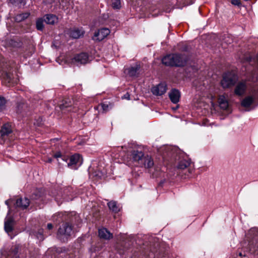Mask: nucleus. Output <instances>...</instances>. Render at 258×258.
I'll use <instances>...</instances> for the list:
<instances>
[{
    "mask_svg": "<svg viewBox=\"0 0 258 258\" xmlns=\"http://www.w3.org/2000/svg\"><path fill=\"white\" fill-rule=\"evenodd\" d=\"M118 154L115 158H121L123 160L128 158V156L130 155L133 159V162L137 164V165L140 167H144L147 168H151L154 162L152 158L148 156H145L142 151H139L135 149L130 148L127 150V153L125 151H120L119 153H116Z\"/></svg>",
    "mask_w": 258,
    "mask_h": 258,
    "instance_id": "obj_1",
    "label": "nucleus"
},
{
    "mask_svg": "<svg viewBox=\"0 0 258 258\" xmlns=\"http://www.w3.org/2000/svg\"><path fill=\"white\" fill-rule=\"evenodd\" d=\"M187 60V57L184 54H170L164 56L162 61L163 64L168 66L182 67Z\"/></svg>",
    "mask_w": 258,
    "mask_h": 258,
    "instance_id": "obj_2",
    "label": "nucleus"
},
{
    "mask_svg": "<svg viewBox=\"0 0 258 258\" xmlns=\"http://www.w3.org/2000/svg\"><path fill=\"white\" fill-rule=\"evenodd\" d=\"M73 233L72 224L66 222L62 224L57 231V236L61 240L65 241L68 237Z\"/></svg>",
    "mask_w": 258,
    "mask_h": 258,
    "instance_id": "obj_3",
    "label": "nucleus"
},
{
    "mask_svg": "<svg viewBox=\"0 0 258 258\" xmlns=\"http://www.w3.org/2000/svg\"><path fill=\"white\" fill-rule=\"evenodd\" d=\"M258 99V90H252L249 93V95L245 97L241 102L243 107L247 108L254 103Z\"/></svg>",
    "mask_w": 258,
    "mask_h": 258,
    "instance_id": "obj_4",
    "label": "nucleus"
},
{
    "mask_svg": "<svg viewBox=\"0 0 258 258\" xmlns=\"http://www.w3.org/2000/svg\"><path fill=\"white\" fill-rule=\"evenodd\" d=\"M236 79V76L233 73H226L223 75L221 81V86L223 88H228L235 84Z\"/></svg>",
    "mask_w": 258,
    "mask_h": 258,
    "instance_id": "obj_5",
    "label": "nucleus"
},
{
    "mask_svg": "<svg viewBox=\"0 0 258 258\" xmlns=\"http://www.w3.org/2000/svg\"><path fill=\"white\" fill-rule=\"evenodd\" d=\"M83 162L82 156L79 154H75L71 156L70 158L68 157V167L76 169L78 166H80Z\"/></svg>",
    "mask_w": 258,
    "mask_h": 258,
    "instance_id": "obj_6",
    "label": "nucleus"
},
{
    "mask_svg": "<svg viewBox=\"0 0 258 258\" xmlns=\"http://www.w3.org/2000/svg\"><path fill=\"white\" fill-rule=\"evenodd\" d=\"M89 62V55L87 53L82 52L76 55L72 59V62L76 66L85 64Z\"/></svg>",
    "mask_w": 258,
    "mask_h": 258,
    "instance_id": "obj_7",
    "label": "nucleus"
},
{
    "mask_svg": "<svg viewBox=\"0 0 258 258\" xmlns=\"http://www.w3.org/2000/svg\"><path fill=\"white\" fill-rule=\"evenodd\" d=\"M109 29L107 28H101L96 32L93 37V39L96 41H101L107 37L110 33Z\"/></svg>",
    "mask_w": 258,
    "mask_h": 258,
    "instance_id": "obj_8",
    "label": "nucleus"
},
{
    "mask_svg": "<svg viewBox=\"0 0 258 258\" xmlns=\"http://www.w3.org/2000/svg\"><path fill=\"white\" fill-rule=\"evenodd\" d=\"M167 90V85L164 83H162L154 87L152 89V92L155 95H162L164 94Z\"/></svg>",
    "mask_w": 258,
    "mask_h": 258,
    "instance_id": "obj_9",
    "label": "nucleus"
},
{
    "mask_svg": "<svg viewBox=\"0 0 258 258\" xmlns=\"http://www.w3.org/2000/svg\"><path fill=\"white\" fill-rule=\"evenodd\" d=\"M246 89V82L245 81H241L237 84L234 92L237 95L242 96L245 93Z\"/></svg>",
    "mask_w": 258,
    "mask_h": 258,
    "instance_id": "obj_10",
    "label": "nucleus"
},
{
    "mask_svg": "<svg viewBox=\"0 0 258 258\" xmlns=\"http://www.w3.org/2000/svg\"><path fill=\"white\" fill-rule=\"evenodd\" d=\"M53 221L56 222L71 221L70 219V215L65 213H58L54 215L53 217Z\"/></svg>",
    "mask_w": 258,
    "mask_h": 258,
    "instance_id": "obj_11",
    "label": "nucleus"
},
{
    "mask_svg": "<svg viewBox=\"0 0 258 258\" xmlns=\"http://www.w3.org/2000/svg\"><path fill=\"white\" fill-rule=\"evenodd\" d=\"M169 97L171 102L176 104L179 101L180 94L178 90L173 89L169 92Z\"/></svg>",
    "mask_w": 258,
    "mask_h": 258,
    "instance_id": "obj_12",
    "label": "nucleus"
},
{
    "mask_svg": "<svg viewBox=\"0 0 258 258\" xmlns=\"http://www.w3.org/2000/svg\"><path fill=\"white\" fill-rule=\"evenodd\" d=\"M29 200L26 198H19L16 200V205L22 209H26L29 205Z\"/></svg>",
    "mask_w": 258,
    "mask_h": 258,
    "instance_id": "obj_13",
    "label": "nucleus"
},
{
    "mask_svg": "<svg viewBox=\"0 0 258 258\" xmlns=\"http://www.w3.org/2000/svg\"><path fill=\"white\" fill-rule=\"evenodd\" d=\"M14 219L10 216H7L5 221V231L9 233L12 232L13 229Z\"/></svg>",
    "mask_w": 258,
    "mask_h": 258,
    "instance_id": "obj_14",
    "label": "nucleus"
},
{
    "mask_svg": "<svg viewBox=\"0 0 258 258\" xmlns=\"http://www.w3.org/2000/svg\"><path fill=\"white\" fill-rule=\"evenodd\" d=\"M99 236L101 238L106 240L109 239L112 237L111 234L107 229L103 228L98 230Z\"/></svg>",
    "mask_w": 258,
    "mask_h": 258,
    "instance_id": "obj_15",
    "label": "nucleus"
},
{
    "mask_svg": "<svg viewBox=\"0 0 258 258\" xmlns=\"http://www.w3.org/2000/svg\"><path fill=\"white\" fill-rule=\"evenodd\" d=\"M44 22L47 24L53 25L57 22V17L53 14H47L44 17Z\"/></svg>",
    "mask_w": 258,
    "mask_h": 258,
    "instance_id": "obj_16",
    "label": "nucleus"
},
{
    "mask_svg": "<svg viewBox=\"0 0 258 258\" xmlns=\"http://www.w3.org/2000/svg\"><path fill=\"white\" fill-rule=\"evenodd\" d=\"M218 103L221 109L226 110L228 108L229 103L228 100L224 95L219 96Z\"/></svg>",
    "mask_w": 258,
    "mask_h": 258,
    "instance_id": "obj_17",
    "label": "nucleus"
},
{
    "mask_svg": "<svg viewBox=\"0 0 258 258\" xmlns=\"http://www.w3.org/2000/svg\"><path fill=\"white\" fill-rule=\"evenodd\" d=\"M84 32L82 29H74L70 31V36L73 38L77 39L83 36Z\"/></svg>",
    "mask_w": 258,
    "mask_h": 258,
    "instance_id": "obj_18",
    "label": "nucleus"
},
{
    "mask_svg": "<svg viewBox=\"0 0 258 258\" xmlns=\"http://www.w3.org/2000/svg\"><path fill=\"white\" fill-rule=\"evenodd\" d=\"M190 161L188 159H181L178 163L176 167L178 169L183 170L190 165Z\"/></svg>",
    "mask_w": 258,
    "mask_h": 258,
    "instance_id": "obj_19",
    "label": "nucleus"
},
{
    "mask_svg": "<svg viewBox=\"0 0 258 258\" xmlns=\"http://www.w3.org/2000/svg\"><path fill=\"white\" fill-rule=\"evenodd\" d=\"M12 132L11 125L9 123L4 124L1 129L2 136L8 135Z\"/></svg>",
    "mask_w": 258,
    "mask_h": 258,
    "instance_id": "obj_20",
    "label": "nucleus"
},
{
    "mask_svg": "<svg viewBox=\"0 0 258 258\" xmlns=\"http://www.w3.org/2000/svg\"><path fill=\"white\" fill-rule=\"evenodd\" d=\"M108 207L110 210L112 211L114 213H117L119 211V208L117 205L116 202L111 201L107 203Z\"/></svg>",
    "mask_w": 258,
    "mask_h": 258,
    "instance_id": "obj_21",
    "label": "nucleus"
},
{
    "mask_svg": "<svg viewBox=\"0 0 258 258\" xmlns=\"http://www.w3.org/2000/svg\"><path fill=\"white\" fill-rule=\"evenodd\" d=\"M140 69V66L136 64L134 67L130 68L128 70V74L130 76L134 77L136 76L138 73V71Z\"/></svg>",
    "mask_w": 258,
    "mask_h": 258,
    "instance_id": "obj_22",
    "label": "nucleus"
},
{
    "mask_svg": "<svg viewBox=\"0 0 258 258\" xmlns=\"http://www.w3.org/2000/svg\"><path fill=\"white\" fill-rule=\"evenodd\" d=\"M29 16V13H25L18 14L15 17V20L17 22H20L26 19H27Z\"/></svg>",
    "mask_w": 258,
    "mask_h": 258,
    "instance_id": "obj_23",
    "label": "nucleus"
},
{
    "mask_svg": "<svg viewBox=\"0 0 258 258\" xmlns=\"http://www.w3.org/2000/svg\"><path fill=\"white\" fill-rule=\"evenodd\" d=\"M19 246H15L13 249L10 255H9L7 257L5 256H2L1 258H18L19 256H17V254L19 252Z\"/></svg>",
    "mask_w": 258,
    "mask_h": 258,
    "instance_id": "obj_24",
    "label": "nucleus"
},
{
    "mask_svg": "<svg viewBox=\"0 0 258 258\" xmlns=\"http://www.w3.org/2000/svg\"><path fill=\"white\" fill-rule=\"evenodd\" d=\"M111 5L114 9H120L121 7L120 0H111Z\"/></svg>",
    "mask_w": 258,
    "mask_h": 258,
    "instance_id": "obj_25",
    "label": "nucleus"
},
{
    "mask_svg": "<svg viewBox=\"0 0 258 258\" xmlns=\"http://www.w3.org/2000/svg\"><path fill=\"white\" fill-rule=\"evenodd\" d=\"M44 21V19L43 20L42 18H38L36 22V28L38 30L42 31L44 28L43 22Z\"/></svg>",
    "mask_w": 258,
    "mask_h": 258,
    "instance_id": "obj_26",
    "label": "nucleus"
},
{
    "mask_svg": "<svg viewBox=\"0 0 258 258\" xmlns=\"http://www.w3.org/2000/svg\"><path fill=\"white\" fill-rule=\"evenodd\" d=\"M53 157L55 158L58 159L60 158L62 160L67 162H68V157L65 155H62L60 152H57L53 155Z\"/></svg>",
    "mask_w": 258,
    "mask_h": 258,
    "instance_id": "obj_27",
    "label": "nucleus"
},
{
    "mask_svg": "<svg viewBox=\"0 0 258 258\" xmlns=\"http://www.w3.org/2000/svg\"><path fill=\"white\" fill-rule=\"evenodd\" d=\"M101 106L103 110L105 112L108 111L112 107V105L111 104H107L105 102L102 103Z\"/></svg>",
    "mask_w": 258,
    "mask_h": 258,
    "instance_id": "obj_28",
    "label": "nucleus"
},
{
    "mask_svg": "<svg viewBox=\"0 0 258 258\" xmlns=\"http://www.w3.org/2000/svg\"><path fill=\"white\" fill-rule=\"evenodd\" d=\"M6 100L4 97L0 96V111L6 108Z\"/></svg>",
    "mask_w": 258,
    "mask_h": 258,
    "instance_id": "obj_29",
    "label": "nucleus"
},
{
    "mask_svg": "<svg viewBox=\"0 0 258 258\" xmlns=\"http://www.w3.org/2000/svg\"><path fill=\"white\" fill-rule=\"evenodd\" d=\"M71 105V103H68L67 101H65V103H63L61 104H60L59 107L61 110L64 109L66 108H68V107Z\"/></svg>",
    "mask_w": 258,
    "mask_h": 258,
    "instance_id": "obj_30",
    "label": "nucleus"
},
{
    "mask_svg": "<svg viewBox=\"0 0 258 258\" xmlns=\"http://www.w3.org/2000/svg\"><path fill=\"white\" fill-rule=\"evenodd\" d=\"M9 3L15 5H19V4H21L24 0H8Z\"/></svg>",
    "mask_w": 258,
    "mask_h": 258,
    "instance_id": "obj_31",
    "label": "nucleus"
},
{
    "mask_svg": "<svg viewBox=\"0 0 258 258\" xmlns=\"http://www.w3.org/2000/svg\"><path fill=\"white\" fill-rule=\"evenodd\" d=\"M231 4L233 5L237 6L238 7L241 6V3L240 0H231Z\"/></svg>",
    "mask_w": 258,
    "mask_h": 258,
    "instance_id": "obj_32",
    "label": "nucleus"
},
{
    "mask_svg": "<svg viewBox=\"0 0 258 258\" xmlns=\"http://www.w3.org/2000/svg\"><path fill=\"white\" fill-rule=\"evenodd\" d=\"M42 233H43L42 230H39L36 235V236L38 238V239H39L41 240H42L44 239L43 235H42Z\"/></svg>",
    "mask_w": 258,
    "mask_h": 258,
    "instance_id": "obj_33",
    "label": "nucleus"
},
{
    "mask_svg": "<svg viewBox=\"0 0 258 258\" xmlns=\"http://www.w3.org/2000/svg\"><path fill=\"white\" fill-rule=\"evenodd\" d=\"M5 78H6V80L8 81L9 83L11 82V75L10 74L6 73L5 75Z\"/></svg>",
    "mask_w": 258,
    "mask_h": 258,
    "instance_id": "obj_34",
    "label": "nucleus"
},
{
    "mask_svg": "<svg viewBox=\"0 0 258 258\" xmlns=\"http://www.w3.org/2000/svg\"><path fill=\"white\" fill-rule=\"evenodd\" d=\"M122 98L126 99L129 100L130 99V95L128 93H126L124 96L122 97Z\"/></svg>",
    "mask_w": 258,
    "mask_h": 258,
    "instance_id": "obj_35",
    "label": "nucleus"
},
{
    "mask_svg": "<svg viewBox=\"0 0 258 258\" xmlns=\"http://www.w3.org/2000/svg\"><path fill=\"white\" fill-rule=\"evenodd\" d=\"M47 229L49 230H51L53 228V225L51 223H48L47 225Z\"/></svg>",
    "mask_w": 258,
    "mask_h": 258,
    "instance_id": "obj_36",
    "label": "nucleus"
},
{
    "mask_svg": "<svg viewBox=\"0 0 258 258\" xmlns=\"http://www.w3.org/2000/svg\"><path fill=\"white\" fill-rule=\"evenodd\" d=\"M126 149V147H125V146H124V147H122H122H118L117 148V150H118V151H120V150H122V149Z\"/></svg>",
    "mask_w": 258,
    "mask_h": 258,
    "instance_id": "obj_37",
    "label": "nucleus"
},
{
    "mask_svg": "<svg viewBox=\"0 0 258 258\" xmlns=\"http://www.w3.org/2000/svg\"><path fill=\"white\" fill-rule=\"evenodd\" d=\"M96 176H98L99 178H101V176H102V174L101 173H99V174H96Z\"/></svg>",
    "mask_w": 258,
    "mask_h": 258,
    "instance_id": "obj_38",
    "label": "nucleus"
},
{
    "mask_svg": "<svg viewBox=\"0 0 258 258\" xmlns=\"http://www.w3.org/2000/svg\"><path fill=\"white\" fill-rule=\"evenodd\" d=\"M51 161H52V160H51V159H49L48 160V162H51Z\"/></svg>",
    "mask_w": 258,
    "mask_h": 258,
    "instance_id": "obj_39",
    "label": "nucleus"
},
{
    "mask_svg": "<svg viewBox=\"0 0 258 258\" xmlns=\"http://www.w3.org/2000/svg\"><path fill=\"white\" fill-rule=\"evenodd\" d=\"M40 197V195H39V196L36 195V199H37L38 197Z\"/></svg>",
    "mask_w": 258,
    "mask_h": 258,
    "instance_id": "obj_40",
    "label": "nucleus"
},
{
    "mask_svg": "<svg viewBox=\"0 0 258 258\" xmlns=\"http://www.w3.org/2000/svg\"><path fill=\"white\" fill-rule=\"evenodd\" d=\"M8 202H8V201H6V204L7 205H8Z\"/></svg>",
    "mask_w": 258,
    "mask_h": 258,
    "instance_id": "obj_41",
    "label": "nucleus"
}]
</instances>
